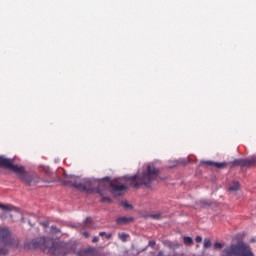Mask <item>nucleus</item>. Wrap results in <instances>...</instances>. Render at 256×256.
<instances>
[{
    "instance_id": "obj_1",
    "label": "nucleus",
    "mask_w": 256,
    "mask_h": 256,
    "mask_svg": "<svg viewBox=\"0 0 256 256\" xmlns=\"http://www.w3.org/2000/svg\"><path fill=\"white\" fill-rule=\"evenodd\" d=\"M37 248L42 249L44 253H52V255L55 256H65L69 253L67 243L55 242L52 239H46L45 237L34 239L29 243V249Z\"/></svg>"
},
{
    "instance_id": "obj_2",
    "label": "nucleus",
    "mask_w": 256,
    "mask_h": 256,
    "mask_svg": "<svg viewBox=\"0 0 256 256\" xmlns=\"http://www.w3.org/2000/svg\"><path fill=\"white\" fill-rule=\"evenodd\" d=\"M159 177V170L155 166L148 165L146 170L134 176H127L126 179L130 182V186L134 189H139L141 185H151L155 179Z\"/></svg>"
},
{
    "instance_id": "obj_3",
    "label": "nucleus",
    "mask_w": 256,
    "mask_h": 256,
    "mask_svg": "<svg viewBox=\"0 0 256 256\" xmlns=\"http://www.w3.org/2000/svg\"><path fill=\"white\" fill-rule=\"evenodd\" d=\"M79 178L72 177L68 183L78 191H83L84 193H98V195H105V182L92 181V180H83L78 182Z\"/></svg>"
},
{
    "instance_id": "obj_4",
    "label": "nucleus",
    "mask_w": 256,
    "mask_h": 256,
    "mask_svg": "<svg viewBox=\"0 0 256 256\" xmlns=\"http://www.w3.org/2000/svg\"><path fill=\"white\" fill-rule=\"evenodd\" d=\"M0 167H2L3 169H8L9 171H13V173H16V175H19L20 179H22V181H25L27 185L31 186L33 185V183H39V181H41L35 180V178L27 175L25 167L15 164V160L7 158L3 155L0 156Z\"/></svg>"
},
{
    "instance_id": "obj_5",
    "label": "nucleus",
    "mask_w": 256,
    "mask_h": 256,
    "mask_svg": "<svg viewBox=\"0 0 256 256\" xmlns=\"http://www.w3.org/2000/svg\"><path fill=\"white\" fill-rule=\"evenodd\" d=\"M0 241L3 245H8V247L17 246V240L12 238L11 231L6 227H0Z\"/></svg>"
},
{
    "instance_id": "obj_6",
    "label": "nucleus",
    "mask_w": 256,
    "mask_h": 256,
    "mask_svg": "<svg viewBox=\"0 0 256 256\" xmlns=\"http://www.w3.org/2000/svg\"><path fill=\"white\" fill-rule=\"evenodd\" d=\"M201 165H206V167H215L216 169H225L227 164L223 162H213L211 160L202 161Z\"/></svg>"
},
{
    "instance_id": "obj_7",
    "label": "nucleus",
    "mask_w": 256,
    "mask_h": 256,
    "mask_svg": "<svg viewBox=\"0 0 256 256\" xmlns=\"http://www.w3.org/2000/svg\"><path fill=\"white\" fill-rule=\"evenodd\" d=\"M77 255L78 256H97L98 251H97V248L89 247L87 249L78 251Z\"/></svg>"
},
{
    "instance_id": "obj_8",
    "label": "nucleus",
    "mask_w": 256,
    "mask_h": 256,
    "mask_svg": "<svg viewBox=\"0 0 256 256\" xmlns=\"http://www.w3.org/2000/svg\"><path fill=\"white\" fill-rule=\"evenodd\" d=\"M110 187H111V193H113L115 197L121 195V191H125V189H127V186L125 185H117L114 183H111Z\"/></svg>"
},
{
    "instance_id": "obj_9",
    "label": "nucleus",
    "mask_w": 256,
    "mask_h": 256,
    "mask_svg": "<svg viewBox=\"0 0 256 256\" xmlns=\"http://www.w3.org/2000/svg\"><path fill=\"white\" fill-rule=\"evenodd\" d=\"M225 164V169L229 167L230 169H233V167H243V158L235 159L231 162H222Z\"/></svg>"
},
{
    "instance_id": "obj_10",
    "label": "nucleus",
    "mask_w": 256,
    "mask_h": 256,
    "mask_svg": "<svg viewBox=\"0 0 256 256\" xmlns=\"http://www.w3.org/2000/svg\"><path fill=\"white\" fill-rule=\"evenodd\" d=\"M255 165H256V157L255 156L242 159V167H255Z\"/></svg>"
},
{
    "instance_id": "obj_11",
    "label": "nucleus",
    "mask_w": 256,
    "mask_h": 256,
    "mask_svg": "<svg viewBox=\"0 0 256 256\" xmlns=\"http://www.w3.org/2000/svg\"><path fill=\"white\" fill-rule=\"evenodd\" d=\"M135 221V218L133 217H119L116 220V223L118 225H127V223H133Z\"/></svg>"
},
{
    "instance_id": "obj_12",
    "label": "nucleus",
    "mask_w": 256,
    "mask_h": 256,
    "mask_svg": "<svg viewBox=\"0 0 256 256\" xmlns=\"http://www.w3.org/2000/svg\"><path fill=\"white\" fill-rule=\"evenodd\" d=\"M0 209H2L3 211H15L18 215H21L19 208L15 206L5 205L0 203Z\"/></svg>"
},
{
    "instance_id": "obj_13",
    "label": "nucleus",
    "mask_w": 256,
    "mask_h": 256,
    "mask_svg": "<svg viewBox=\"0 0 256 256\" xmlns=\"http://www.w3.org/2000/svg\"><path fill=\"white\" fill-rule=\"evenodd\" d=\"M163 243L165 247H168V249H179V247H181V243L177 241L171 242L169 240H166Z\"/></svg>"
},
{
    "instance_id": "obj_14",
    "label": "nucleus",
    "mask_w": 256,
    "mask_h": 256,
    "mask_svg": "<svg viewBox=\"0 0 256 256\" xmlns=\"http://www.w3.org/2000/svg\"><path fill=\"white\" fill-rule=\"evenodd\" d=\"M80 229H91V218H86L82 224H80Z\"/></svg>"
},
{
    "instance_id": "obj_15",
    "label": "nucleus",
    "mask_w": 256,
    "mask_h": 256,
    "mask_svg": "<svg viewBox=\"0 0 256 256\" xmlns=\"http://www.w3.org/2000/svg\"><path fill=\"white\" fill-rule=\"evenodd\" d=\"M239 189H241V184L238 181L233 182L228 188L229 191L233 192L239 191Z\"/></svg>"
},
{
    "instance_id": "obj_16",
    "label": "nucleus",
    "mask_w": 256,
    "mask_h": 256,
    "mask_svg": "<svg viewBox=\"0 0 256 256\" xmlns=\"http://www.w3.org/2000/svg\"><path fill=\"white\" fill-rule=\"evenodd\" d=\"M149 217L151 219H155L156 221H161V219H163V213L157 212L155 214H150Z\"/></svg>"
},
{
    "instance_id": "obj_17",
    "label": "nucleus",
    "mask_w": 256,
    "mask_h": 256,
    "mask_svg": "<svg viewBox=\"0 0 256 256\" xmlns=\"http://www.w3.org/2000/svg\"><path fill=\"white\" fill-rule=\"evenodd\" d=\"M118 238L120 239V241L125 243V242H127V239H129V234H127V233H120V234H118Z\"/></svg>"
},
{
    "instance_id": "obj_18",
    "label": "nucleus",
    "mask_w": 256,
    "mask_h": 256,
    "mask_svg": "<svg viewBox=\"0 0 256 256\" xmlns=\"http://www.w3.org/2000/svg\"><path fill=\"white\" fill-rule=\"evenodd\" d=\"M184 245H193V238L189 236H184Z\"/></svg>"
},
{
    "instance_id": "obj_19",
    "label": "nucleus",
    "mask_w": 256,
    "mask_h": 256,
    "mask_svg": "<svg viewBox=\"0 0 256 256\" xmlns=\"http://www.w3.org/2000/svg\"><path fill=\"white\" fill-rule=\"evenodd\" d=\"M211 247V239L205 238L204 239V249H209Z\"/></svg>"
},
{
    "instance_id": "obj_20",
    "label": "nucleus",
    "mask_w": 256,
    "mask_h": 256,
    "mask_svg": "<svg viewBox=\"0 0 256 256\" xmlns=\"http://www.w3.org/2000/svg\"><path fill=\"white\" fill-rule=\"evenodd\" d=\"M121 205L124 209H133V206H131L127 201H123Z\"/></svg>"
},
{
    "instance_id": "obj_21",
    "label": "nucleus",
    "mask_w": 256,
    "mask_h": 256,
    "mask_svg": "<svg viewBox=\"0 0 256 256\" xmlns=\"http://www.w3.org/2000/svg\"><path fill=\"white\" fill-rule=\"evenodd\" d=\"M99 235L100 237H106V239H111V237H113L112 234H107L106 232H100Z\"/></svg>"
},
{
    "instance_id": "obj_22",
    "label": "nucleus",
    "mask_w": 256,
    "mask_h": 256,
    "mask_svg": "<svg viewBox=\"0 0 256 256\" xmlns=\"http://www.w3.org/2000/svg\"><path fill=\"white\" fill-rule=\"evenodd\" d=\"M223 247H225V245H223L221 242H216L214 244V249H223Z\"/></svg>"
},
{
    "instance_id": "obj_23",
    "label": "nucleus",
    "mask_w": 256,
    "mask_h": 256,
    "mask_svg": "<svg viewBox=\"0 0 256 256\" xmlns=\"http://www.w3.org/2000/svg\"><path fill=\"white\" fill-rule=\"evenodd\" d=\"M9 253V250L5 247L0 248V255H7Z\"/></svg>"
},
{
    "instance_id": "obj_24",
    "label": "nucleus",
    "mask_w": 256,
    "mask_h": 256,
    "mask_svg": "<svg viewBox=\"0 0 256 256\" xmlns=\"http://www.w3.org/2000/svg\"><path fill=\"white\" fill-rule=\"evenodd\" d=\"M101 202L102 203H112V200L109 197H102Z\"/></svg>"
},
{
    "instance_id": "obj_25",
    "label": "nucleus",
    "mask_w": 256,
    "mask_h": 256,
    "mask_svg": "<svg viewBox=\"0 0 256 256\" xmlns=\"http://www.w3.org/2000/svg\"><path fill=\"white\" fill-rule=\"evenodd\" d=\"M51 231L53 233H61V230L59 228H57V226H51Z\"/></svg>"
},
{
    "instance_id": "obj_26",
    "label": "nucleus",
    "mask_w": 256,
    "mask_h": 256,
    "mask_svg": "<svg viewBox=\"0 0 256 256\" xmlns=\"http://www.w3.org/2000/svg\"><path fill=\"white\" fill-rule=\"evenodd\" d=\"M155 245H157V242H155V240H151L148 243V247H155Z\"/></svg>"
},
{
    "instance_id": "obj_27",
    "label": "nucleus",
    "mask_w": 256,
    "mask_h": 256,
    "mask_svg": "<svg viewBox=\"0 0 256 256\" xmlns=\"http://www.w3.org/2000/svg\"><path fill=\"white\" fill-rule=\"evenodd\" d=\"M195 241H196V243H201V241H203V238L201 236H197L195 238Z\"/></svg>"
},
{
    "instance_id": "obj_28",
    "label": "nucleus",
    "mask_w": 256,
    "mask_h": 256,
    "mask_svg": "<svg viewBox=\"0 0 256 256\" xmlns=\"http://www.w3.org/2000/svg\"><path fill=\"white\" fill-rule=\"evenodd\" d=\"M99 242V237L95 236L93 239H92V243H98Z\"/></svg>"
},
{
    "instance_id": "obj_29",
    "label": "nucleus",
    "mask_w": 256,
    "mask_h": 256,
    "mask_svg": "<svg viewBox=\"0 0 256 256\" xmlns=\"http://www.w3.org/2000/svg\"><path fill=\"white\" fill-rule=\"evenodd\" d=\"M82 235H83L86 239H89V232H83Z\"/></svg>"
},
{
    "instance_id": "obj_30",
    "label": "nucleus",
    "mask_w": 256,
    "mask_h": 256,
    "mask_svg": "<svg viewBox=\"0 0 256 256\" xmlns=\"http://www.w3.org/2000/svg\"><path fill=\"white\" fill-rule=\"evenodd\" d=\"M41 225H43V227H49V222H42Z\"/></svg>"
},
{
    "instance_id": "obj_31",
    "label": "nucleus",
    "mask_w": 256,
    "mask_h": 256,
    "mask_svg": "<svg viewBox=\"0 0 256 256\" xmlns=\"http://www.w3.org/2000/svg\"><path fill=\"white\" fill-rule=\"evenodd\" d=\"M43 183H49V180H43Z\"/></svg>"
}]
</instances>
